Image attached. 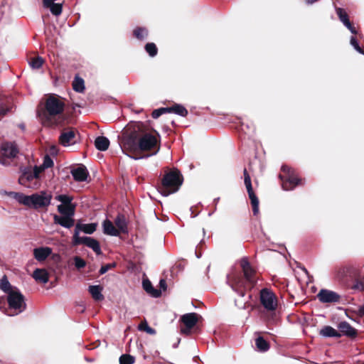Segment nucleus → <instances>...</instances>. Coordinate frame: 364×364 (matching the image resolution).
I'll return each mask as SVG.
<instances>
[{
    "instance_id": "f257e3e1",
    "label": "nucleus",
    "mask_w": 364,
    "mask_h": 364,
    "mask_svg": "<svg viewBox=\"0 0 364 364\" xmlns=\"http://www.w3.org/2000/svg\"><path fill=\"white\" fill-rule=\"evenodd\" d=\"M142 127L143 124L141 122L134 123L129 128L130 132H128V131H127L123 134L122 140L121 147L123 151H129L135 152L139 150L142 151L154 150L152 154H147L144 156L132 157L135 160L156 155L160 149L156 137L149 133H143Z\"/></svg>"
},
{
    "instance_id": "f03ea898",
    "label": "nucleus",
    "mask_w": 364,
    "mask_h": 364,
    "mask_svg": "<svg viewBox=\"0 0 364 364\" xmlns=\"http://www.w3.org/2000/svg\"><path fill=\"white\" fill-rule=\"evenodd\" d=\"M240 264L245 278H242L239 274H233L228 275L227 282L234 291L240 296L244 297L245 290L249 287L247 285L252 286L255 283L254 277L255 271L251 267L247 257L242 258Z\"/></svg>"
},
{
    "instance_id": "7ed1b4c3",
    "label": "nucleus",
    "mask_w": 364,
    "mask_h": 364,
    "mask_svg": "<svg viewBox=\"0 0 364 364\" xmlns=\"http://www.w3.org/2000/svg\"><path fill=\"white\" fill-rule=\"evenodd\" d=\"M182 183L181 173L178 171H170L164 176L159 191L164 196H168L177 192Z\"/></svg>"
},
{
    "instance_id": "20e7f679",
    "label": "nucleus",
    "mask_w": 364,
    "mask_h": 364,
    "mask_svg": "<svg viewBox=\"0 0 364 364\" xmlns=\"http://www.w3.org/2000/svg\"><path fill=\"white\" fill-rule=\"evenodd\" d=\"M7 301L9 310L14 311L13 314L6 312V314L9 316L17 315L26 309V304L24 301V296L18 289H14L9 293Z\"/></svg>"
},
{
    "instance_id": "39448f33",
    "label": "nucleus",
    "mask_w": 364,
    "mask_h": 364,
    "mask_svg": "<svg viewBox=\"0 0 364 364\" xmlns=\"http://www.w3.org/2000/svg\"><path fill=\"white\" fill-rule=\"evenodd\" d=\"M64 103L55 97H49L46 102V113L41 117L43 121H50L53 117L61 114L64 110Z\"/></svg>"
},
{
    "instance_id": "423d86ee",
    "label": "nucleus",
    "mask_w": 364,
    "mask_h": 364,
    "mask_svg": "<svg viewBox=\"0 0 364 364\" xmlns=\"http://www.w3.org/2000/svg\"><path fill=\"white\" fill-rule=\"evenodd\" d=\"M282 171L284 174L280 175L279 177L282 180V188L285 191L294 189L299 184V178L295 174L294 171L288 166L284 165L282 166Z\"/></svg>"
},
{
    "instance_id": "0eeeda50",
    "label": "nucleus",
    "mask_w": 364,
    "mask_h": 364,
    "mask_svg": "<svg viewBox=\"0 0 364 364\" xmlns=\"http://www.w3.org/2000/svg\"><path fill=\"white\" fill-rule=\"evenodd\" d=\"M52 196L46 191H40L29 196V208H44L50 204Z\"/></svg>"
},
{
    "instance_id": "6e6552de",
    "label": "nucleus",
    "mask_w": 364,
    "mask_h": 364,
    "mask_svg": "<svg viewBox=\"0 0 364 364\" xmlns=\"http://www.w3.org/2000/svg\"><path fill=\"white\" fill-rule=\"evenodd\" d=\"M259 299L262 305L267 311H274L277 306V299L274 293L264 288L260 291Z\"/></svg>"
},
{
    "instance_id": "1a4fd4ad",
    "label": "nucleus",
    "mask_w": 364,
    "mask_h": 364,
    "mask_svg": "<svg viewBox=\"0 0 364 364\" xmlns=\"http://www.w3.org/2000/svg\"><path fill=\"white\" fill-rule=\"evenodd\" d=\"M244 183L251 200L253 214L257 215L259 213V200L253 191L251 178L246 168L244 169Z\"/></svg>"
},
{
    "instance_id": "9d476101",
    "label": "nucleus",
    "mask_w": 364,
    "mask_h": 364,
    "mask_svg": "<svg viewBox=\"0 0 364 364\" xmlns=\"http://www.w3.org/2000/svg\"><path fill=\"white\" fill-rule=\"evenodd\" d=\"M18 153V149L14 143L8 141L2 143L0 146V164L3 165L6 164L3 157L7 159L14 158Z\"/></svg>"
},
{
    "instance_id": "9b49d317",
    "label": "nucleus",
    "mask_w": 364,
    "mask_h": 364,
    "mask_svg": "<svg viewBox=\"0 0 364 364\" xmlns=\"http://www.w3.org/2000/svg\"><path fill=\"white\" fill-rule=\"evenodd\" d=\"M72 244L73 246L84 245L92 249L97 255L102 254V250L99 242L90 237L84 236L79 238L73 239Z\"/></svg>"
},
{
    "instance_id": "f8f14e48",
    "label": "nucleus",
    "mask_w": 364,
    "mask_h": 364,
    "mask_svg": "<svg viewBox=\"0 0 364 364\" xmlns=\"http://www.w3.org/2000/svg\"><path fill=\"white\" fill-rule=\"evenodd\" d=\"M316 296L319 301L323 304L338 303L341 300L340 294L336 291L326 289H321Z\"/></svg>"
},
{
    "instance_id": "ddd939ff",
    "label": "nucleus",
    "mask_w": 364,
    "mask_h": 364,
    "mask_svg": "<svg viewBox=\"0 0 364 364\" xmlns=\"http://www.w3.org/2000/svg\"><path fill=\"white\" fill-rule=\"evenodd\" d=\"M97 228L96 223L82 224L77 223L75 225L73 239L81 237L79 235L80 232H83L86 234H92Z\"/></svg>"
},
{
    "instance_id": "4468645a",
    "label": "nucleus",
    "mask_w": 364,
    "mask_h": 364,
    "mask_svg": "<svg viewBox=\"0 0 364 364\" xmlns=\"http://www.w3.org/2000/svg\"><path fill=\"white\" fill-rule=\"evenodd\" d=\"M70 173L74 180L78 182L87 181V178L89 176L87 168L82 164H80L79 166L73 168Z\"/></svg>"
},
{
    "instance_id": "2eb2a0df",
    "label": "nucleus",
    "mask_w": 364,
    "mask_h": 364,
    "mask_svg": "<svg viewBox=\"0 0 364 364\" xmlns=\"http://www.w3.org/2000/svg\"><path fill=\"white\" fill-rule=\"evenodd\" d=\"M52 253V249L49 247H41L33 250L34 258L38 262L46 260Z\"/></svg>"
},
{
    "instance_id": "dca6fc26",
    "label": "nucleus",
    "mask_w": 364,
    "mask_h": 364,
    "mask_svg": "<svg viewBox=\"0 0 364 364\" xmlns=\"http://www.w3.org/2000/svg\"><path fill=\"white\" fill-rule=\"evenodd\" d=\"M199 317L196 313H188L183 315L181 321L187 328L191 329L198 323Z\"/></svg>"
},
{
    "instance_id": "f3484780",
    "label": "nucleus",
    "mask_w": 364,
    "mask_h": 364,
    "mask_svg": "<svg viewBox=\"0 0 364 364\" xmlns=\"http://www.w3.org/2000/svg\"><path fill=\"white\" fill-rule=\"evenodd\" d=\"M102 228L104 234L110 236H118L119 235V231L114 226L113 223L106 219L102 223Z\"/></svg>"
},
{
    "instance_id": "a211bd4d",
    "label": "nucleus",
    "mask_w": 364,
    "mask_h": 364,
    "mask_svg": "<svg viewBox=\"0 0 364 364\" xmlns=\"http://www.w3.org/2000/svg\"><path fill=\"white\" fill-rule=\"evenodd\" d=\"M53 220L54 223L65 228H70L74 225V219L71 217L55 215Z\"/></svg>"
},
{
    "instance_id": "6ab92c4d",
    "label": "nucleus",
    "mask_w": 364,
    "mask_h": 364,
    "mask_svg": "<svg viewBox=\"0 0 364 364\" xmlns=\"http://www.w3.org/2000/svg\"><path fill=\"white\" fill-rule=\"evenodd\" d=\"M340 331L348 337H355L357 335V331L350 326L347 321H341L338 326Z\"/></svg>"
},
{
    "instance_id": "aec40b11",
    "label": "nucleus",
    "mask_w": 364,
    "mask_h": 364,
    "mask_svg": "<svg viewBox=\"0 0 364 364\" xmlns=\"http://www.w3.org/2000/svg\"><path fill=\"white\" fill-rule=\"evenodd\" d=\"M75 132L73 130H69L63 132L60 136L59 140L62 145H63L64 146H68L75 142Z\"/></svg>"
},
{
    "instance_id": "412c9836",
    "label": "nucleus",
    "mask_w": 364,
    "mask_h": 364,
    "mask_svg": "<svg viewBox=\"0 0 364 364\" xmlns=\"http://www.w3.org/2000/svg\"><path fill=\"white\" fill-rule=\"evenodd\" d=\"M114 224L116 225L117 229L120 232L122 233H127L128 232V228H127V223L125 218V216L122 214H119L116 217L114 220Z\"/></svg>"
},
{
    "instance_id": "4be33fe9",
    "label": "nucleus",
    "mask_w": 364,
    "mask_h": 364,
    "mask_svg": "<svg viewBox=\"0 0 364 364\" xmlns=\"http://www.w3.org/2000/svg\"><path fill=\"white\" fill-rule=\"evenodd\" d=\"M142 286L144 289L151 296L154 298H158L161 296V290L156 289L153 286L151 282L148 279H144L142 282Z\"/></svg>"
},
{
    "instance_id": "5701e85b",
    "label": "nucleus",
    "mask_w": 364,
    "mask_h": 364,
    "mask_svg": "<svg viewBox=\"0 0 364 364\" xmlns=\"http://www.w3.org/2000/svg\"><path fill=\"white\" fill-rule=\"evenodd\" d=\"M11 109V98L9 97H0V117L5 116Z\"/></svg>"
},
{
    "instance_id": "b1692460",
    "label": "nucleus",
    "mask_w": 364,
    "mask_h": 364,
    "mask_svg": "<svg viewBox=\"0 0 364 364\" xmlns=\"http://www.w3.org/2000/svg\"><path fill=\"white\" fill-rule=\"evenodd\" d=\"M33 277L43 284H46L49 279L48 272L45 269H36L33 273Z\"/></svg>"
},
{
    "instance_id": "393cba45",
    "label": "nucleus",
    "mask_w": 364,
    "mask_h": 364,
    "mask_svg": "<svg viewBox=\"0 0 364 364\" xmlns=\"http://www.w3.org/2000/svg\"><path fill=\"white\" fill-rule=\"evenodd\" d=\"M102 289L103 288L100 285H91L88 288L90 294L95 301H102L104 299V296L102 294Z\"/></svg>"
},
{
    "instance_id": "a878e982",
    "label": "nucleus",
    "mask_w": 364,
    "mask_h": 364,
    "mask_svg": "<svg viewBox=\"0 0 364 364\" xmlns=\"http://www.w3.org/2000/svg\"><path fill=\"white\" fill-rule=\"evenodd\" d=\"M95 146L97 150L105 151L109 148V140L106 136H97L95 140Z\"/></svg>"
},
{
    "instance_id": "bb28decb",
    "label": "nucleus",
    "mask_w": 364,
    "mask_h": 364,
    "mask_svg": "<svg viewBox=\"0 0 364 364\" xmlns=\"http://www.w3.org/2000/svg\"><path fill=\"white\" fill-rule=\"evenodd\" d=\"M320 335L326 338H340L341 334L330 326H326L320 331Z\"/></svg>"
},
{
    "instance_id": "cd10ccee",
    "label": "nucleus",
    "mask_w": 364,
    "mask_h": 364,
    "mask_svg": "<svg viewBox=\"0 0 364 364\" xmlns=\"http://www.w3.org/2000/svg\"><path fill=\"white\" fill-rule=\"evenodd\" d=\"M58 212L63 215V216L71 217L75 214V206L70 205H58Z\"/></svg>"
},
{
    "instance_id": "c85d7f7f",
    "label": "nucleus",
    "mask_w": 364,
    "mask_h": 364,
    "mask_svg": "<svg viewBox=\"0 0 364 364\" xmlns=\"http://www.w3.org/2000/svg\"><path fill=\"white\" fill-rule=\"evenodd\" d=\"M0 289L4 291L8 295L9 293L12 291L14 289H18L15 287L11 286V284L9 283L6 276L4 275L0 279Z\"/></svg>"
},
{
    "instance_id": "c756f323",
    "label": "nucleus",
    "mask_w": 364,
    "mask_h": 364,
    "mask_svg": "<svg viewBox=\"0 0 364 364\" xmlns=\"http://www.w3.org/2000/svg\"><path fill=\"white\" fill-rule=\"evenodd\" d=\"M168 113L173 112L179 116L186 117L188 114V110L181 105L176 104L173 107H168Z\"/></svg>"
},
{
    "instance_id": "7c9ffc66",
    "label": "nucleus",
    "mask_w": 364,
    "mask_h": 364,
    "mask_svg": "<svg viewBox=\"0 0 364 364\" xmlns=\"http://www.w3.org/2000/svg\"><path fill=\"white\" fill-rule=\"evenodd\" d=\"M73 88L77 92H82L85 90L84 80L79 77H75L73 82Z\"/></svg>"
},
{
    "instance_id": "2f4dec72",
    "label": "nucleus",
    "mask_w": 364,
    "mask_h": 364,
    "mask_svg": "<svg viewBox=\"0 0 364 364\" xmlns=\"http://www.w3.org/2000/svg\"><path fill=\"white\" fill-rule=\"evenodd\" d=\"M255 344L257 348L262 352L267 351L269 348V343L262 337H258L255 341Z\"/></svg>"
},
{
    "instance_id": "473e14b6",
    "label": "nucleus",
    "mask_w": 364,
    "mask_h": 364,
    "mask_svg": "<svg viewBox=\"0 0 364 364\" xmlns=\"http://www.w3.org/2000/svg\"><path fill=\"white\" fill-rule=\"evenodd\" d=\"M336 11L340 21L343 23V25L349 24L350 21L346 11L341 8H337Z\"/></svg>"
},
{
    "instance_id": "72a5a7b5",
    "label": "nucleus",
    "mask_w": 364,
    "mask_h": 364,
    "mask_svg": "<svg viewBox=\"0 0 364 364\" xmlns=\"http://www.w3.org/2000/svg\"><path fill=\"white\" fill-rule=\"evenodd\" d=\"M134 35L139 40H144L148 36V31L145 28H136L134 31Z\"/></svg>"
},
{
    "instance_id": "f704fd0d",
    "label": "nucleus",
    "mask_w": 364,
    "mask_h": 364,
    "mask_svg": "<svg viewBox=\"0 0 364 364\" xmlns=\"http://www.w3.org/2000/svg\"><path fill=\"white\" fill-rule=\"evenodd\" d=\"M43 58L38 56L31 58L29 61V65L33 69H39L43 65Z\"/></svg>"
},
{
    "instance_id": "c9c22d12",
    "label": "nucleus",
    "mask_w": 364,
    "mask_h": 364,
    "mask_svg": "<svg viewBox=\"0 0 364 364\" xmlns=\"http://www.w3.org/2000/svg\"><path fill=\"white\" fill-rule=\"evenodd\" d=\"M138 328L139 331H145L150 335H154L156 333V330L154 329L153 328L150 327L146 321H144V322H141L139 325Z\"/></svg>"
},
{
    "instance_id": "e433bc0d",
    "label": "nucleus",
    "mask_w": 364,
    "mask_h": 364,
    "mask_svg": "<svg viewBox=\"0 0 364 364\" xmlns=\"http://www.w3.org/2000/svg\"><path fill=\"white\" fill-rule=\"evenodd\" d=\"M145 50L151 57H154L157 54V48L154 43H148L145 46Z\"/></svg>"
},
{
    "instance_id": "4c0bfd02",
    "label": "nucleus",
    "mask_w": 364,
    "mask_h": 364,
    "mask_svg": "<svg viewBox=\"0 0 364 364\" xmlns=\"http://www.w3.org/2000/svg\"><path fill=\"white\" fill-rule=\"evenodd\" d=\"M15 200L16 201H18L20 204H22V205H24L28 207L29 196H26L22 193H18V195H16V198Z\"/></svg>"
},
{
    "instance_id": "58836bf2",
    "label": "nucleus",
    "mask_w": 364,
    "mask_h": 364,
    "mask_svg": "<svg viewBox=\"0 0 364 364\" xmlns=\"http://www.w3.org/2000/svg\"><path fill=\"white\" fill-rule=\"evenodd\" d=\"M51 14L55 16H58L61 14L63 11V5L62 4H56L55 3L49 8Z\"/></svg>"
},
{
    "instance_id": "ea45409f",
    "label": "nucleus",
    "mask_w": 364,
    "mask_h": 364,
    "mask_svg": "<svg viewBox=\"0 0 364 364\" xmlns=\"http://www.w3.org/2000/svg\"><path fill=\"white\" fill-rule=\"evenodd\" d=\"M55 199L60 202L62 203L61 205H70L71 204V201L73 200V198L68 196V195H65V194H62V195H58L55 197Z\"/></svg>"
},
{
    "instance_id": "a19ab883",
    "label": "nucleus",
    "mask_w": 364,
    "mask_h": 364,
    "mask_svg": "<svg viewBox=\"0 0 364 364\" xmlns=\"http://www.w3.org/2000/svg\"><path fill=\"white\" fill-rule=\"evenodd\" d=\"M134 362V358L130 355L124 354L119 358L120 364H132Z\"/></svg>"
},
{
    "instance_id": "79ce46f5",
    "label": "nucleus",
    "mask_w": 364,
    "mask_h": 364,
    "mask_svg": "<svg viewBox=\"0 0 364 364\" xmlns=\"http://www.w3.org/2000/svg\"><path fill=\"white\" fill-rule=\"evenodd\" d=\"M350 45L354 48V49L358 52L359 53H361V54H364V50L363 49L359 46V43L357 41V39L355 38V37L354 36H352L350 38Z\"/></svg>"
},
{
    "instance_id": "37998d69",
    "label": "nucleus",
    "mask_w": 364,
    "mask_h": 364,
    "mask_svg": "<svg viewBox=\"0 0 364 364\" xmlns=\"http://www.w3.org/2000/svg\"><path fill=\"white\" fill-rule=\"evenodd\" d=\"M168 113V107H161L157 109H154L152 112L151 116L154 119H157L159 117L161 114Z\"/></svg>"
},
{
    "instance_id": "c03bdc74",
    "label": "nucleus",
    "mask_w": 364,
    "mask_h": 364,
    "mask_svg": "<svg viewBox=\"0 0 364 364\" xmlns=\"http://www.w3.org/2000/svg\"><path fill=\"white\" fill-rule=\"evenodd\" d=\"M53 166V161L52 159L48 155L45 156L41 168L43 169H45V168H50Z\"/></svg>"
},
{
    "instance_id": "a18cd8bd",
    "label": "nucleus",
    "mask_w": 364,
    "mask_h": 364,
    "mask_svg": "<svg viewBox=\"0 0 364 364\" xmlns=\"http://www.w3.org/2000/svg\"><path fill=\"white\" fill-rule=\"evenodd\" d=\"M74 263L77 269H82L86 265L85 261L78 256L74 257Z\"/></svg>"
},
{
    "instance_id": "49530a36",
    "label": "nucleus",
    "mask_w": 364,
    "mask_h": 364,
    "mask_svg": "<svg viewBox=\"0 0 364 364\" xmlns=\"http://www.w3.org/2000/svg\"><path fill=\"white\" fill-rule=\"evenodd\" d=\"M116 266V264L114 262L113 263H110V264H107L105 265H103L101 267L99 272L100 274H105L109 269L114 267Z\"/></svg>"
},
{
    "instance_id": "de8ad7c7",
    "label": "nucleus",
    "mask_w": 364,
    "mask_h": 364,
    "mask_svg": "<svg viewBox=\"0 0 364 364\" xmlns=\"http://www.w3.org/2000/svg\"><path fill=\"white\" fill-rule=\"evenodd\" d=\"M353 289L364 291V282L361 281H356L353 287Z\"/></svg>"
},
{
    "instance_id": "09e8293b",
    "label": "nucleus",
    "mask_w": 364,
    "mask_h": 364,
    "mask_svg": "<svg viewBox=\"0 0 364 364\" xmlns=\"http://www.w3.org/2000/svg\"><path fill=\"white\" fill-rule=\"evenodd\" d=\"M345 26L353 33V34H357L358 31L355 29L354 26L351 24L350 21L349 22V24H346Z\"/></svg>"
},
{
    "instance_id": "8fccbe9b",
    "label": "nucleus",
    "mask_w": 364,
    "mask_h": 364,
    "mask_svg": "<svg viewBox=\"0 0 364 364\" xmlns=\"http://www.w3.org/2000/svg\"><path fill=\"white\" fill-rule=\"evenodd\" d=\"M159 285H160V288L162 290L165 291L166 289V287H167L166 282V281L164 279H161L159 281Z\"/></svg>"
},
{
    "instance_id": "3c124183",
    "label": "nucleus",
    "mask_w": 364,
    "mask_h": 364,
    "mask_svg": "<svg viewBox=\"0 0 364 364\" xmlns=\"http://www.w3.org/2000/svg\"><path fill=\"white\" fill-rule=\"evenodd\" d=\"M18 192H14V191L6 192V194L8 196H9V197H11V198H12L14 199H16V195H18Z\"/></svg>"
},
{
    "instance_id": "603ef678",
    "label": "nucleus",
    "mask_w": 364,
    "mask_h": 364,
    "mask_svg": "<svg viewBox=\"0 0 364 364\" xmlns=\"http://www.w3.org/2000/svg\"><path fill=\"white\" fill-rule=\"evenodd\" d=\"M358 311V314L360 316H364V305L359 306Z\"/></svg>"
},
{
    "instance_id": "864d4df0",
    "label": "nucleus",
    "mask_w": 364,
    "mask_h": 364,
    "mask_svg": "<svg viewBox=\"0 0 364 364\" xmlns=\"http://www.w3.org/2000/svg\"><path fill=\"white\" fill-rule=\"evenodd\" d=\"M235 305L241 309L245 308V302H240V304H238V301L235 300Z\"/></svg>"
},
{
    "instance_id": "5fc2aeb1",
    "label": "nucleus",
    "mask_w": 364,
    "mask_h": 364,
    "mask_svg": "<svg viewBox=\"0 0 364 364\" xmlns=\"http://www.w3.org/2000/svg\"><path fill=\"white\" fill-rule=\"evenodd\" d=\"M191 329H188L186 327V328L181 329V333L184 334H188L190 333Z\"/></svg>"
},
{
    "instance_id": "6e6d98bb",
    "label": "nucleus",
    "mask_w": 364,
    "mask_h": 364,
    "mask_svg": "<svg viewBox=\"0 0 364 364\" xmlns=\"http://www.w3.org/2000/svg\"><path fill=\"white\" fill-rule=\"evenodd\" d=\"M180 341H181V339L178 338L177 343H176L173 345V348H176L178 346Z\"/></svg>"
},
{
    "instance_id": "4d7b16f0",
    "label": "nucleus",
    "mask_w": 364,
    "mask_h": 364,
    "mask_svg": "<svg viewBox=\"0 0 364 364\" xmlns=\"http://www.w3.org/2000/svg\"><path fill=\"white\" fill-rule=\"evenodd\" d=\"M19 128H21L22 130L25 129V124H18Z\"/></svg>"
},
{
    "instance_id": "13d9d810",
    "label": "nucleus",
    "mask_w": 364,
    "mask_h": 364,
    "mask_svg": "<svg viewBox=\"0 0 364 364\" xmlns=\"http://www.w3.org/2000/svg\"><path fill=\"white\" fill-rule=\"evenodd\" d=\"M219 200H220V198H215L214 200H213L214 203L216 205L217 203H218Z\"/></svg>"
},
{
    "instance_id": "bf43d9fd",
    "label": "nucleus",
    "mask_w": 364,
    "mask_h": 364,
    "mask_svg": "<svg viewBox=\"0 0 364 364\" xmlns=\"http://www.w3.org/2000/svg\"><path fill=\"white\" fill-rule=\"evenodd\" d=\"M242 127H244V124H242ZM242 129H244V128H243V127H242Z\"/></svg>"
}]
</instances>
